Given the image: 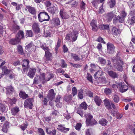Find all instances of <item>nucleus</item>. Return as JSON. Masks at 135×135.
Returning a JSON list of instances; mask_svg holds the SVG:
<instances>
[{
  "mask_svg": "<svg viewBox=\"0 0 135 135\" xmlns=\"http://www.w3.org/2000/svg\"><path fill=\"white\" fill-rule=\"evenodd\" d=\"M111 59L113 63L114 67L118 71H122L123 69L122 65L124 64V63L121 58L117 57L116 58H111Z\"/></svg>",
  "mask_w": 135,
  "mask_h": 135,
  "instance_id": "obj_1",
  "label": "nucleus"
},
{
  "mask_svg": "<svg viewBox=\"0 0 135 135\" xmlns=\"http://www.w3.org/2000/svg\"><path fill=\"white\" fill-rule=\"evenodd\" d=\"M39 21L42 22L44 21L49 20L50 17L48 13L45 11L40 12L38 15Z\"/></svg>",
  "mask_w": 135,
  "mask_h": 135,
  "instance_id": "obj_2",
  "label": "nucleus"
},
{
  "mask_svg": "<svg viewBox=\"0 0 135 135\" xmlns=\"http://www.w3.org/2000/svg\"><path fill=\"white\" fill-rule=\"evenodd\" d=\"M33 101V99L32 98H30L26 99L24 104V107L26 108L32 109L33 105L32 102Z\"/></svg>",
  "mask_w": 135,
  "mask_h": 135,
  "instance_id": "obj_3",
  "label": "nucleus"
},
{
  "mask_svg": "<svg viewBox=\"0 0 135 135\" xmlns=\"http://www.w3.org/2000/svg\"><path fill=\"white\" fill-rule=\"evenodd\" d=\"M107 52L110 54L114 53L115 52V47L114 45L110 43H108L107 44Z\"/></svg>",
  "mask_w": 135,
  "mask_h": 135,
  "instance_id": "obj_4",
  "label": "nucleus"
},
{
  "mask_svg": "<svg viewBox=\"0 0 135 135\" xmlns=\"http://www.w3.org/2000/svg\"><path fill=\"white\" fill-rule=\"evenodd\" d=\"M119 91L123 93L126 91L128 87L124 82H123L119 83Z\"/></svg>",
  "mask_w": 135,
  "mask_h": 135,
  "instance_id": "obj_5",
  "label": "nucleus"
},
{
  "mask_svg": "<svg viewBox=\"0 0 135 135\" xmlns=\"http://www.w3.org/2000/svg\"><path fill=\"white\" fill-rule=\"evenodd\" d=\"M47 10L52 15H54L55 12L58 11V8L57 6H54L48 8L47 9Z\"/></svg>",
  "mask_w": 135,
  "mask_h": 135,
  "instance_id": "obj_6",
  "label": "nucleus"
},
{
  "mask_svg": "<svg viewBox=\"0 0 135 135\" xmlns=\"http://www.w3.org/2000/svg\"><path fill=\"white\" fill-rule=\"evenodd\" d=\"M60 15L63 19H66L69 18V16L64 11L63 9H61L60 11Z\"/></svg>",
  "mask_w": 135,
  "mask_h": 135,
  "instance_id": "obj_7",
  "label": "nucleus"
},
{
  "mask_svg": "<svg viewBox=\"0 0 135 135\" xmlns=\"http://www.w3.org/2000/svg\"><path fill=\"white\" fill-rule=\"evenodd\" d=\"M124 19L123 17L119 15L113 20V23L114 24H116L118 22L120 23H122L124 22Z\"/></svg>",
  "mask_w": 135,
  "mask_h": 135,
  "instance_id": "obj_8",
  "label": "nucleus"
},
{
  "mask_svg": "<svg viewBox=\"0 0 135 135\" xmlns=\"http://www.w3.org/2000/svg\"><path fill=\"white\" fill-rule=\"evenodd\" d=\"M36 69L35 68H30L29 69L28 75L31 78L33 79L35 75Z\"/></svg>",
  "mask_w": 135,
  "mask_h": 135,
  "instance_id": "obj_9",
  "label": "nucleus"
},
{
  "mask_svg": "<svg viewBox=\"0 0 135 135\" xmlns=\"http://www.w3.org/2000/svg\"><path fill=\"white\" fill-rule=\"evenodd\" d=\"M55 95L54 90L51 89L49 91L47 96L49 99L52 100L54 98Z\"/></svg>",
  "mask_w": 135,
  "mask_h": 135,
  "instance_id": "obj_10",
  "label": "nucleus"
},
{
  "mask_svg": "<svg viewBox=\"0 0 135 135\" xmlns=\"http://www.w3.org/2000/svg\"><path fill=\"white\" fill-rule=\"evenodd\" d=\"M114 14L113 12H111L107 13L106 15V20L109 21H111L114 17Z\"/></svg>",
  "mask_w": 135,
  "mask_h": 135,
  "instance_id": "obj_11",
  "label": "nucleus"
},
{
  "mask_svg": "<svg viewBox=\"0 0 135 135\" xmlns=\"http://www.w3.org/2000/svg\"><path fill=\"white\" fill-rule=\"evenodd\" d=\"M6 89L7 91L6 93L7 95H9L15 91L13 87L11 85L7 86Z\"/></svg>",
  "mask_w": 135,
  "mask_h": 135,
  "instance_id": "obj_12",
  "label": "nucleus"
},
{
  "mask_svg": "<svg viewBox=\"0 0 135 135\" xmlns=\"http://www.w3.org/2000/svg\"><path fill=\"white\" fill-rule=\"evenodd\" d=\"M108 73L111 77L114 79L117 78L118 75L117 73L112 71H108Z\"/></svg>",
  "mask_w": 135,
  "mask_h": 135,
  "instance_id": "obj_13",
  "label": "nucleus"
},
{
  "mask_svg": "<svg viewBox=\"0 0 135 135\" xmlns=\"http://www.w3.org/2000/svg\"><path fill=\"white\" fill-rule=\"evenodd\" d=\"M20 41V39L16 37L15 38L11 39L9 43L12 45H15L19 44Z\"/></svg>",
  "mask_w": 135,
  "mask_h": 135,
  "instance_id": "obj_14",
  "label": "nucleus"
},
{
  "mask_svg": "<svg viewBox=\"0 0 135 135\" xmlns=\"http://www.w3.org/2000/svg\"><path fill=\"white\" fill-rule=\"evenodd\" d=\"M111 30L112 34L115 35H117L120 33V30L115 27L112 28Z\"/></svg>",
  "mask_w": 135,
  "mask_h": 135,
  "instance_id": "obj_15",
  "label": "nucleus"
},
{
  "mask_svg": "<svg viewBox=\"0 0 135 135\" xmlns=\"http://www.w3.org/2000/svg\"><path fill=\"white\" fill-rule=\"evenodd\" d=\"M9 123L8 122L6 121L5 122L2 129V131L6 133L7 132L8 128L9 127Z\"/></svg>",
  "mask_w": 135,
  "mask_h": 135,
  "instance_id": "obj_16",
  "label": "nucleus"
},
{
  "mask_svg": "<svg viewBox=\"0 0 135 135\" xmlns=\"http://www.w3.org/2000/svg\"><path fill=\"white\" fill-rule=\"evenodd\" d=\"M51 23L56 25L57 26L60 25V22L59 19L58 18H54L51 21Z\"/></svg>",
  "mask_w": 135,
  "mask_h": 135,
  "instance_id": "obj_17",
  "label": "nucleus"
},
{
  "mask_svg": "<svg viewBox=\"0 0 135 135\" xmlns=\"http://www.w3.org/2000/svg\"><path fill=\"white\" fill-rule=\"evenodd\" d=\"M71 56L72 58L75 61H79L81 60V58L78 54L74 53H71Z\"/></svg>",
  "mask_w": 135,
  "mask_h": 135,
  "instance_id": "obj_18",
  "label": "nucleus"
},
{
  "mask_svg": "<svg viewBox=\"0 0 135 135\" xmlns=\"http://www.w3.org/2000/svg\"><path fill=\"white\" fill-rule=\"evenodd\" d=\"M32 28L33 31L36 33L39 32L40 29L38 27V25L36 23H34L32 25Z\"/></svg>",
  "mask_w": 135,
  "mask_h": 135,
  "instance_id": "obj_19",
  "label": "nucleus"
},
{
  "mask_svg": "<svg viewBox=\"0 0 135 135\" xmlns=\"http://www.w3.org/2000/svg\"><path fill=\"white\" fill-rule=\"evenodd\" d=\"M40 80L41 81L43 84H44L47 82L46 78L45 77V74L43 73L40 74L39 76Z\"/></svg>",
  "mask_w": 135,
  "mask_h": 135,
  "instance_id": "obj_20",
  "label": "nucleus"
},
{
  "mask_svg": "<svg viewBox=\"0 0 135 135\" xmlns=\"http://www.w3.org/2000/svg\"><path fill=\"white\" fill-rule=\"evenodd\" d=\"M16 37L20 39V40L21 38H24V35L23 31L21 30H20L17 33Z\"/></svg>",
  "mask_w": 135,
  "mask_h": 135,
  "instance_id": "obj_21",
  "label": "nucleus"
},
{
  "mask_svg": "<svg viewBox=\"0 0 135 135\" xmlns=\"http://www.w3.org/2000/svg\"><path fill=\"white\" fill-rule=\"evenodd\" d=\"M103 102L105 106L108 109H112L110 105L111 103L109 102L108 99H106L104 100Z\"/></svg>",
  "mask_w": 135,
  "mask_h": 135,
  "instance_id": "obj_22",
  "label": "nucleus"
},
{
  "mask_svg": "<svg viewBox=\"0 0 135 135\" xmlns=\"http://www.w3.org/2000/svg\"><path fill=\"white\" fill-rule=\"evenodd\" d=\"M62 126V125H59L58 126L59 127L57 128V129L64 132H66L69 130V128H65Z\"/></svg>",
  "mask_w": 135,
  "mask_h": 135,
  "instance_id": "obj_23",
  "label": "nucleus"
},
{
  "mask_svg": "<svg viewBox=\"0 0 135 135\" xmlns=\"http://www.w3.org/2000/svg\"><path fill=\"white\" fill-rule=\"evenodd\" d=\"M94 100L97 105L99 106H100L102 102L100 98L97 96L95 97Z\"/></svg>",
  "mask_w": 135,
  "mask_h": 135,
  "instance_id": "obj_24",
  "label": "nucleus"
},
{
  "mask_svg": "<svg viewBox=\"0 0 135 135\" xmlns=\"http://www.w3.org/2000/svg\"><path fill=\"white\" fill-rule=\"evenodd\" d=\"M26 7L28 9L29 12L31 14L33 15L36 14V11L34 7H32L30 6H27Z\"/></svg>",
  "mask_w": 135,
  "mask_h": 135,
  "instance_id": "obj_25",
  "label": "nucleus"
},
{
  "mask_svg": "<svg viewBox=\"0 0 135 135\" xmlns=\"http://www.w3.org/2000/svg\"><path fill=\"white\" fill-rule=\"evenodd\" d=\"M96 83L99 84L100 83H104L105 82V79L104 77H99L96 79Z\"/></svg>",
  "mask_w": 135,
  "mask_h": 135,
  "instance_id": "obj_26",
  "label": "nucleus"
},
{
  "mask_svg": "<svg viewBox=\"0 0 135 135\" xmlns=\"http://www.w3.org/2000/svg\"><path fill=\"white\" fill-rule=\"evenodd\" d=\"M19 111V108L17 107H15L12 109L11 110V113L13 115H15Z\"/></svg>",
  "mask_w": 135,
  "mask_h": 135,
  "instance_id": "obj_27",
  "label": "nucleus"
},
{
  "mask_svg": "<svg viewBox=\"0 0 135 135\" xmlns=\"http://www.w3.org/2000/svg\"><path fill=\"white\" fill-rule=\"evenodd\" d=\"M29 63V60L27 59L23 60L21 62L22 65L23 67L29 66H28Z\"/></svg>",
  "mask_w": 135,
  "mask_h": 135,
  "instance_id": "obj_28",
  "label": "nucleus"
},
{
  "mask_svg": "<svg viewBox=\"0 0 135 135\" xmlns=\"http://www.w3.org/2000/svg\"><path fill=\"white\" fill-rule=\"evenodd\" d=\"M97 123V122L96 120L93 118L89 121V123H86V124L89 126H93L94 125L96 124Z\"/></svg>",
  "mask_w": 135,
  "mask_h": 135,
  "instance_id": "obj_29",
  "label": "nucleus"
},
{
  "mask_svg": "<svg viewBox=\"0 0 135 135\" xmlns=\"http://www.w3.org/2000/svg\"><path fill=\"white\" fill-rule=\"evenodd\" d=\"M85 117L86 119V123H89L92 119L93 118V117L91 114L89 113L86 114L85 115Z\"/></svg>",
  "mask_w": 135,
  "mask_h": 135,
  "instance_id": "obj_30",
  "label": "nucleus"
},
{
  "mask_svg": "<svg viewBox=\"0 0 135 135\" xmlns=\"http://www.w3.org/2000/svg\"><path fill=\"white\" fill-rule=\"evenodd\" d=\"M108 5L111 8L113 7L116 4L115 0H110L108 3Z\"/></svg>",
  "mask_w": 135,
  "mask_h": 135,
  "instance_id": "obj_31",
  "label": "nucleus"
},
{
  "mask_svg": "<svg viewBox=\"0 0 135 135\" xmlns=\"http://www.w3.org/2000/svg\"><path fill=\"white\" fill-rule=\"evenodd\" d=\"M20 97L22 99H24L28 97V95L26 94L25 92L21 91L19 93Z\"/></svg>",
  "mask_w": 135,
  "mask_h": 135,
  "instance_id": "obj_32",
  "label": "nucleus"
},
{
  "mask_svg": "<svg viewBox=\"0 0 135 135\" xmlns=\"http://www.w3.org/2000/svg\"><path fill=\"white\" fill-rule=\"evenodd\" d=\"M49 49L45 51V56L47 60H49L52 56V54L49 52Z\"/></svg>",
  "mask_w": 135,
  "mask_h": 135,
  "instance_id": "obj_33",
  "label": "nucleus"
},
{
  "mask_svg": "<svg viewBox=\"0 0 135 135\" xmlns=\"http://www.w3.org/2000/svg\"><path fill=\"white\" fill-rule=\"evenodd\" d=\"M46 132L50 135H55L56 133V130L55 129L51 130L47 128H46Z\"/></svg>",
  "mask_w": 135,
  "mask_h": 135,
  "instance_id": "obj_34",
  "label": "nucleus"
},
{
  "mask_svg": "<svg viewBox=\"0 0 135 135\" xmlns=\"http://www.w3.org/2000/svg\"><path fill=\"white\" fill-rule=\"evenodd\" d=\"M103 72L101 71H99L96 72L94 74V76L96 79L97 78L100 77V76L103 74Z\"/></svg>",
  "mask_w": 135,
  "mask_h": 135,
  "instance_id": "obj_35",
  "label": "nucleus"
},
{
  "mask_svg": "<svg viewBox=\"0 0 135 135\" xmlns=\"http://www.w3.org/2000/svg\"><path fill=\"white\" fill-rule=\"evenodd\" d=\"M61 98V96L60 95H58L56 97V100L55 102L56 103V105L57 107H60L61 105L60 103V99Z\"/></svg>",
  "mask_w": 135,
  "mask_h": 135,
  "instance_id": "obj_36",
  "label": "nucleus"
},
{
  "mask_svg": "<svg viewBox=\"0 0 135 135\" xmlns=\"http://www.w3.org/2000/svg\"><path fill=\"white\" fill-rule=\"evenodd\" d=\"M98 62L100 64H102L104 65L105 64L106 61L105 59L103 58L100 57H99L97 58Z\"/></svg>",
  "mask_w": 135,
  "mask_h": 135,
  "instance_id": "obj_37",
  "label": "nucleus"
},
{
  "mask_svg": "<svg viewBox=\"0 0 135 135\" xmlns=\"http://www.w3.org/2000/svg\"><path fill=\"white\" fill-rule=\"evenodd\" d=\"M108 121L105 119L102 118L99 120V123L102 126H105L107 125L108 123Z\"/></svg>",
  "mask_w": 135,
  "mask_h": 135,
  "instance_id": "obj_38",
  "label": "nucleus"
},
{
  "mask_svg": "<svg viewBox=\"0 0 135 135\" xmlns=\"http://www.w3.org/2000/svg\"><path fill=\"white\" fill-rule=\"evenodd\" d=\"M83 91L82 89H81L78 90V96L79 98L80 99H82L83 98Z\"/></svg>",
  "mask_w": 135,
  "mask_h": 135,
  "instance_id": "obj_39",
  "label": "nucleus"
},
{
  "mask_svg": "<svg viewBox=\"0 0 135 135\" xmlns=\"http://www.w3.org/2000/svg\"><path fill=\"white\" fill-rule=\"evenodd\" d=\"M1 69L4 74H9L10 72V70H8L7 67L3 66L2 67Z\"/></svg>",
  "mask_w": 135,
  "mask_h": 135,
  "instance_id": "obj_40",
  "label": "nucleus"
},
{
  "mask_svg": "<svg viewBox=\"0 0 135 135\" xmlns=\"http://www.w3.org/2000/svg\"><path fill=\"white\" fill-rule=\"evenodd\" d=\"M72 95H66L64 97V100L66 102H69L72 99Z\"/></svg>",
  "mask_w": 135,
  "mask_h": 135,
  "instance_id": "obj_41",
  "label": "nucleus"
},
{
  "mask_svg": "<svg viewBox=\"0 0 135 135\" xmlns=\"http://www.w3.org/2000/svg\"><path fill=\"white\" fill-rule=\"evenodd\" d=\"M54 75L53 73H49L46 78L47 82L49 81L51 79L54 77Z\"/></svg>",
  "mask_w": 135,
  "mask_h": 135,
  "instance_id": "obj_42",
  "label": "nucleus"
},
{
  "mask_svg": "<svg viewBox=\"0 0 135 135\" xmlns=\"http://www.w3.org/2000/svg\"><path fill=\"white\" fill-rule=\"evenodd\" d=\"M18 51L21 54L23 55V54L22 47L20 45L17 46Z\"/></svg>",
  "mask_w": 135,
  "mask_h": 135,
  "instance_id": "obj_43",
  "label": "nucleus"
},
{
  "mask_svg": "<svg viewBox=\"0 0 135 135\" xmlns=\"http://www.w3.org/2000/svg\"><path fill=\"white\" fill-rule=\"evenodd\" d=\"M61 42V41L60 39L59 38H58L57 42V44L56 45L55 49V51H56V53H57L58 48L60 46Z\"/></svg>",
  "mask_w": 135,
  "mask_h": 135,
  "instance_id": "obj_44",
  "label": "nucleus"
},
{
  "mask_svg": "<svg viewBox=\"0 0 135 135\" xmlns=\"http://www.w3.org/2000/svg\"><path fill=\"white\" fill-rule=\"evenodd\" d=\"M104 92L108 95H110L112 93L111 90L108 88H106L104 89Z\"/></svg>",
  "mask_w": 135,
  "mask_h": 135,
  "instance_id": "obj_45",
  "label": "nucleus"
},
{
  "mask_svg": "<svg viewBox=\"0 0 135 135\" xmlns=\"http://www.w3.org/2000/svg\"><path fill=\"white\" fill-rule=\"evenodd\" d=\"M80 107L81 108L86 110L87 108V105L85 102H83L80 105Z\"/></svg>",
  "mask_w": 135,
  "mask_h": 135,
  "instance_id": "obj_46",
  "label": "nucleus"
},
{
  "mask_svg": "<svg viewBox=\"0 0 135 135\" xmlns=\"http://www.w3.org/2000/svg\"><path fill=\"white\" fill-rule=\"evenodd\" d=\"M6 110V107L4 104L0 103V111L4 112Z\"/></svg>",
  "mask_w": 135,
  "mask_h": 135,
  "instance_id": "obj_47",
  "label": "nucleus"
},
{
  "mask_svg": "<svg viewBox=\"0 0 135 135\" xmlns=\"http://www.w3.org/2000/svg\"><path fill=\"white\" fill-rule=\"evenodd\" d=\"M26 36L28 37H32L33 35V32L31 30H27L26 32Z\"/></svg>",
  "mask_w": 135,
  "mask_h": 135,
  "instance_id": "obj_48",
  "label": "nucleus"
},
{
  "mask_svg": "<svg viewBox=\"0 0 135 135\" xmlns=\"http://www.w3.org/2000/svg\"><path fill=\"white\" fill-rule=\"evenodd\" d=\"M86 78L90 82H93L92 77L90 74L89 73H87L86 75Z\"/></svg>",
  "mask_w": 135,
  "mask_h": 135,
  "instance_id": "obj_49",
  "label": "nucleus"
},
{
  "mask_svg": "<svg viewBox=\"0 0 135 135\" xmlns=\"http://www.w3.org/2000/svg\"><path fill=\"white\" fill-rule=\"evenodd\" d=\"M129 23L131 25H132L135 23V16H133L129 20Z\"/></svg>",
  "mask_w": 135,
  "mask_h": 135,
  "instance_id": "obj_50",
  "label": "nucleus"
},
{
  "mask_svg": "<svg viewBox=\"0 0 135 135\" xmlns=\"http://www.w3.org/2000/svg\"><path fill=\"white\" fill-rule=\"evenodd\" d=\"M40 47L45 51L49 50L48 47H47L45 44H41Z\"/></svg>",
  "mask_w": 135,
  "mask_h": 135,
  "instance_id": "obj_51",
  "label": "nucleus"
},
{
  "mask_svg": "<svg viewBox=\"0 0 135 135\" xmlns=\"http://www.w3.org/2000/svg\"><path fill=\"white\" fill-rule=\"evenodd\" d=\"M38 133L40 135H45V133L43 129L41 128H38Z\"/></svg>",
  "mask_w": 135,
  "mask_h": 135,
  "instance_id": "obj_52",
  "label": "nucleus"
},
{
  "mask_svg": "<svg viewBox=\"0 0 135 135\" xmlns=\"http://www.w3.org/2000/svg\"><path fill=\"white\" fill-rule=\"evenodd\" d=\"M17 100V99L14 98L12 99H9V103L11 105H12L14 104H15L16 101Z\"/></svg>",
  "mask_w": 135,
  "mask_h": 135,
  "instance_id": "obj_53",
  "label": "nucleus"
},
{
  "mask_svg": "<svg viewBox=\"0 0 135 135\" xmlns=\"http://www.w3.org/2000/svg\"><path fill=\"white\" fill-rule=\"evenodd\" d=\"M81 124L80 123H78L75 126V129L78 130H79L81 127Z\"/></svg>",
  "mask_w": 135,
  "mask_h": 135,
  "instance_id": "obj_54",
  "label": "nucleus"
},
{
  "mask_svg": "<svg viewBox=\"0 0 135 135\" xmlns=\"http://www.w3.org/2000/svg\"><path fill=\"white\" fill-rule=\"evenodd\" d=\"M77 90L75 87H73L72 89V93L73 96H74L77 94Z\"/></svg>",
  "mask_w": 135,
  "mask_h": 135,
  "instance_id": "obj_55",
  "label": "nucleus"
},
{
  "mask_svg": "<svg viewBox=\"0 0 135 135\" xmlns=\"http://www.w3.org/2000/svg\"><path fill=\"white\" fill-rule=\"evenodd\" d=\"M113 100L116 103H118L119 100V97L117 95H114Z\"/></svg>",
  "mask_w": 135,
  "mask_h": 135,
  "instance_id": "obj_56",
  "label": "nucleus"
},
{
  "mask_svg": "<svg viewBox=\"0 0 135 135\" xmlns=\"http://www.w3.org/2000/svg\"><path fill=\"white\" fill-rule=\"evenodd\" d=\"M70 4L72 6V7H76L78 4V3L76 2V1H72L70 2Z\"/></svg>",
  "mask_w": 135,
  "mask_h": 135,
  "instance_id": "obj_57",
  "label": "nucleus"
},
{
  "mask_svg": "<svg viewBox=\"0 0 135 135\" xmlns=\"http://www.w3.org/2000/svg\"><path fill=\"white\" fill-rule=\"evenodd\" d=\"M70 64L73 67L76 68H79L82 66L81 65L79 64H75L71 62L70 63Z\"/></svg>",
  "mask_w": 135,
  "mask_h": 135,
  "instance_id": "obj_58",
  "label": "nucleus"
},
{
  "mask_svg": "<svg viewBox=\"0 0 135 135\" xmlns=\"http://www.w3.org/2000/svg\"><path fill=\"white\" fill-rule=\"evenodd\" d=\"M61 67L63 68L65 67H66L67 66V65L65 63V62L63 60H61Z\"/></svg>",
  "mask_w": 135,
  "mask_h": 135,
  "instance_id": "obj_59",
  "label": "nucleus"
},
{
  "mask_svg": "<svg viewBox=\"0 0 135 135\" xmlns=\"http://www.w3.org/2000/svg\"><path fill=\"white\" fill-rule=\"evenodd\" d=\"M56 72L58 73H61L63 74L65 73V71L62 69L61 68H59L56 70Z\"/></svg>",
  "mask_w": 135,
  "mask_h": 135,
  "instance_id": "obj_60",
  "label": "nucleus"
},
{
  "mask_svg": "<svg viewBox=\"0 0 135 135\" xmlns=\"http://www.w3.org/2000/svg\"><path fill=\"white\" fill-rule=\"evenodd\" d=\"M27 125L26 124H24L20 126V128L22 130L24 131L27 128Z\"/></svg>",
  "mask_w": 135,
  "mask_h": 135,
  "instance_id": "obj_61",
  "label": "nucleus"
},
{
  "mask_svg": "<svg viewBox=\"0 0 135 135\" xmlns=\"http://www.w3.org/2000/svg\"><path fill=\"white\" fill-rule=\"evenodd\" d=\"M127 13L124 11H122L120 14V16L124 18L127 15Z\"/></svg>",
  "mask_w": 135,
  "mask_h": 135,
  "instance_id": "obj_62",
  "label": "nucleus"
},
{
  "mask_svg": "<svg viewBox=\"0 0 135 135\" xmlns=\"http://www.w3.org/2000/svg\"><path fill=\"white\" fill-rule=\"evenodd\" d=\"M76 113L79 114L81 117H83V113L82 110L80 109H79L77 111Z\"/></svg>",
  "mask_w": 135,
  "mask_h": 135,
  "instance_id": "obj_63",
  "label": "nucleus"
},
{
  "mask_svg": "<svg viewBox=\"0 0 135 135\" xmlns=\"http://www.w3.org/2000/svg\"><path fill=\"white\" fill-rule=\"evenodd\" d=\"M86 4L83 2H81L80 7L82 10L84 9H85V7Z\"/></svg>",
  "mask_w": 135,
  "mask_h": 135,
  "instance_id": "obj_64",
  "label": "nucleus"
}]
</instances>
